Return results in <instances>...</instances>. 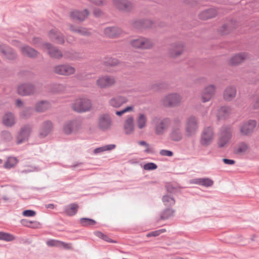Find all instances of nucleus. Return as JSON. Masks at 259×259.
<instances>
[{"mask_svg": "<svg viewBox=\"0 0 259 259\" xmlns=\"http://www.w3.org/2000/svg\"><path fill=\"white\" fill-rule=\"evenodd\" d=\"M49 36L52 41L56 44L62 45L65 42L63 35L57 29H51L49 31Z\"/></svg>", "mask_w": 259, "mask_h": 259, "instance_id": "nucleus-21", "label": "nucleus"}, {"mask_svg": "<svg viewBox=\"0 0 259 259\" xmlns=\"http://www.w3.org/2000/svg\"><path fill=\"white\" fill-rule=\"evenodd\" d=\"M138 145L141 146H143L145 148L144 152L146 153H153V148L149 144L147 143L145 141H139L138 142Z\"/></svg>", "mask_w": 259, "mask_h": 259, "instance_id": "nucleus-44", "label": "nucleus"}, {"mask_svg": "<svg viewBox=\"0 0 259 259\" xmlns=\"http://www.w3.org/2000/svg\"><path fill=\"white\" fill-rule=\"evenodd\" d=\"M198 128V118L194 116L191 115L187 118L185 125V132L188 137L194 135Z\"/></svg>", "mask_w": 259, "mask_h": 259, "instance_id": "nucleus-8", "label": "nucleus"}, {"mask_svg": "<svg viewBox=\"0 0 259 259\" xmlns=\"http://www.w3.org/2000/svg\"><path fill=\"white\" fill-rule=\"evenodd\" d=\"M40 169L37 167L30 166L21 171L22 173H27L30 172H33L35 171H38Z\"/></svg>", "mask_w": 259, "mask_h": 259, "instance_id": "nucleus-56", "label": "nucleus"}, {"mask_svg": "<svg viewBox=\"0 0 259 259\" xmlns=\"http://www.w3.org/2000/svg\"><path fill=\"white\" fill-rule=\"evenodd\" d=\"M50 104L48 101H41L35 104V108L37 112H44L50 107Z\"/></svg>", "mask_w": 259, "mask_h": 259, "instance_id": "nucleus-37", "label": "nucleus"}, {"mask_svg": "<svg viewBox=\"0 0 259 259\" xmlns=\"http://www.w3.org/2000/svg\"><path fill=\"white\" fill-rule=\"evenodd\" d=\"M1 136L3 140L6 142H10L13 139V136L12 134L9 131H3L1 133Z\"/></svg>", "mask_w": 259, "mask_h": 259, "instance_id": "nucleus-47", "label": "nucleus"}, {"mask_svg": "<svg viewBox=\"0 0 259 259\" xmlns=\"http://www.w3.org/2000/svg\"><path fill=\"white\" fill-rule=\"evenodd\" d=\"M123 129L126 135H131L135 130L134 118L132 115L126 117L123 123Z\"/></svg>", "mask_w": 259, "mask_h": 259, "instance_id": "nucleus-25", "label": "nucleus"}, {"mask_svg": "<svg viewBox=\"0 0 259 259\" xmlns=\"http://www.w3.org/2000/svg\"><path fill=\"white\" fill-rule=\"evenodd\" d=\"M128 99L126 97L122 96H117L111 98L108 101L109 106L118 108L120 107L123 104L126 103Z\"/></svg>", "mask_w": 259, "mask_h": 259, "instance_id": "nucleus-22", "label": "nucleus"}, {"mask_svg": "<svg viewBox=\"0 0 259 259\" xmlns=\"http://www.w3.org/2000/svg\"><path fill=\"white\" fill-rule=\"evenodd\" d=\"M80 223L83 226H88V225H95L96 222L91 219L89 218H81L80 220Z\"/></svg>", "mask_w": 259, "mask_h": 259, "instance_id": "nucleus-51", "label": "nucleus"}, {"mask_svg": "<svg viewBox=\"0 0 259 259\" xmlns=\"http://www.w3.org/2000/svg\"><path fill=\"white\" fill-rule=\"evenodd\" d=\"M81 126V120L79 119H74L66 121L63 126V131L66 134H71L77 132Z\"/></svg>", "mask_w": 259, "mask_h": 259, "instance_id": "nucleus-11", "label": "nucleus"}, {"mask_svg": "<svg viewBox=\"0 0 259 259\" xmlns=\"http://www.w3.org/2000/svg\"><path fill=\"white\" fill-rule=\"evenodd\" d=\"M165 230L164 229H160L155 231L151 232L147 235V237L151 236H157L159 235L161 233L164 232Z\"/></svg>", "mask_w": 259, "mask_h": 259, "instance_id": "nucleus-54", "label": "nucleus"}, {"mask_svg": "<svg viewBox=\"0 0 259 259\" xmlns=\"http://www.w3.org/2000/svg\"><path fill=\"white\" fill-rule=\"evenodd\" d=\"M2 122L7 127H12L16 123V117L11 112L6 113L2 118Z\"/></svg>", "mask_w": 259, "mask_h": 259, "instance_id": "nucleus-29", "label": "nucleus"}, {"mask_svg": "<svg viewBox=\"0 0 259 259\" xmlns=\"http://www.w3.org/2000/svg\"><path fill=\"white\" fill-rule=\"evenodd\" d=\"M60 241L56 240H50L47 242V244L50 246H56L58 247L59 245Z\"/></svg>", "mask_w": 259, "mask_h": 259, "instance_id": "nucleus-58", "label": "nucleus"}, {"mask_svg": "<svg viewBox=\"0 0 259 259\" xmlns=\"http://www.w3.org/2000/svg\"><path fill=\"white\" fill-rule=\"evenodd\" d=\"M0 53L4 57L10 60L14 59L17 56L16 54L11 48L4 45H0Z\"/></svg>", "mask_w": 259, "mask_h": 259, "instance_id": "nucleus-28", "label": "nucleus"}, {"mask_svg": "<svg viewBox=\"0 0 259 259\" xmlns=\"http://www.w3.org/2000/svg\"><path fill=\"white\" fill-rule=\"evenodd\" d=\"M36 92L35 85L30 83H24L20 84L17 88V93L21 96H29Z\"/></svg>", "mask_w": 259, "mask_h": 259, "instance_id": "nucleus-17", "label": "nucleus"}, {"mask_svg": "<svg viewBox=\"0 0 259 259\" xmlns=\"http://www.w3.org/2000/svg\"><path fill=\"white\" fill-rule=\"evenodd\" d=\"M130 44L135 48L141 49H149L154 46V42L152 40L144 37H139L132 39Z\"/></svg>", "mask_w": 259, "mask_h": 259, "instance_id": "nucleus-7", "label": "nucleus"}, {"mask_svg": "<svg viewBox=\"0 0 259 259\" xmlns=\"http://www.w3.org/2000/svg\"><path fill=\"white\" fill-rule=\"evenodd\" d=\"M232 137V130L229 126H223L218 141V146L220 148H225L227 146Z\"/></svg>", "mask_w": 259, "mask_h": 259, "instance_id": "nucleus-5", "label": "nucleus"}, {"mask_svg": "<svg viewBox=\"0 0 259 259\" xmlns=\"http://www.w3.org/2000/svg\"><path fill=\"white\" fill-rule=\"evenodd\" d=\"M251 105L254 109H259V95H256L253 97Z\"/></svg>", "mask_w": 259, "mask_h": 259, "instance_id": "nucleus-53", "label": "nucleus"}, {"mask_svg": "<svg viewBox=\"0 0 259 259\" xmlns=\"http://www.w3.org/2000/svg\"><path fill=\"white\" fill-rule=\"evenodd\" d=\"M248 149V145L244 142H242L235 148L234 152L237 154L242 155L245 153Z\"/></svg>", "mask_w": 259, "mask_h": 259, "instance_id": "nucleus-39", "label": "nucleus"}, {"mask_svg": "<svg viewBox=\"0 0 259 259\" xmlns=\"http://www.w3.org/2000/svg\"><path fill=\"white\" fill-rule=\"evenodd\" d=\"M236 94V87L232 85H228L223 92V99L227 102H231L235 98Z\"/></svg>", "mask_w": 259, "mask_h": 259, "instance_id": "nucleus-19", "label": "nucleus"}, {"mask_svg": "<svg viewBox=\"0 0 259 259\" xmlns=\"http://www.w3.org/2000/svg\"><path fill=\"white\" fill-rule=\"evenodd\" d=\"M14 45L20 47L21 53L23 55L30 58H35L37 56L38 52L30 47L27 45L20 47V43L17 41H14Z\"/></svg>", "mask_w": 259, "mask_h": 259, "instance_id": "nucleus-18", "label": "nucleus"}, {"mask_svg": "<svg viewBox=\"0 0 259 259\" xmlns=\"http://www.w3.org/2000/svg\"><path fill=\"white\" fill-rule=\"evenodd\" d=\"M53 127L51 121H46L44 122L40 127L39 132L40 138H45L51 132Z\"/></svg>", "mask_w": 259, "mask_h": 259, "instance_id": "nucleus-33", "label": "nucleus"}, {"mask_svg": "<svg viewBox=\"0 0 259 259\" xmlns=\"http://www.w3.org/2000/svg\"><path fill=\"white\" fill-rule=\"evenodd\" d=\"M214 139V132L213 129L208 126L202 131L200 139V143L203 146H209Z\"/></svg>", "mask_w": 259, "mask_h": 259, "instance_id": "nucleus-9", "label": "nucleus"}, {"mask_svg": "<svg viewBox=\"0 0 259 259\" xmlns=\"http://www.w3.org/2000/svg\"><path fill=\"white\" fill-rule=\"evenodd\" d=\"M169 137L171 141L174 142H179L182 140L183 134L182 131L181 118L177 117L173 119Z\"/></svg>", "mask_w": 259, "mask_h": 259, "instance_id": "nucleus-1", "label": "nucleus"}, {"mask_svg": "<svg viewBox=\"0 0 259 259\" xmlns=\"http://www.w3.org/2000/svg\"><path fill=\"white\" fill-rule=\"evenodd\" d=\"M98 128L106 132L111 129L113 122L111 116L108 113H102L99 115L97 121Z\"/></svg>", "mask_w": 259, "mask_h": 259, "instance_id": "nucleus-4", "label": "nucleus"}, {"mask_svg": "<svg viewBox=\"0 0 259 259\" xmlns=\"http://www.w3.org/2000/svg\"><path fill=\"white\" fill-rule=\"evenodd\" d=\"M115 148V145H114V144L107 145H105V146H102L101 147L96 148L94 150V153L95 154H98V153H102L105 151H108V150H111L114 149Z\"/></svg>", "mask_w": 259, "mask_h": 259, "instance_id": "nucleus-42", "label": "nucleus"}, {"mask_svg": "<svg viewBox=\"0 0 259 259\" xmlns=\"http://www.w3.org/2000/svg\"><path fill=\"white\" fill-rule=\"evenodd\" d=\"M112 3L115 8L123 11H129L133 8L132 3L127 0H112Z\"/></svg>", "mask_w": 259, "mask_h": 259, "instance_id": "nucleus-20", "label": "nucleus"}, {"mask_svg": "<svg viewBox=\"0 0 259 259\" xmlns=\"http://www.w3.org/2000/svg\"><path fill=\"white\" fill-rule=\"evenodd\" d=\"M71 108L74 111L78 113L86 112L91 110L92 103L88 98H78L72 102Z\"/></svg>", "mask_w": 259, "mask_h": 259, "instance_id": "nucleus-2", "label": "nucleus"}, {"mask_svg": "<svg viewBox=\"0 0 259 259\" xmlns=\"http://www.w3.org/2000/svg\"><path fill=\"white\" fill-rule=\"evenodd\" d=\"M89 14V12L87 9L83 11L75 10L71 12L70 16L74 20L81 22L85 19Z\"/></svg>", "mask_w": 259, "mask_h": 259, "instance_id": "nucleus-26", "label": "nucleus"}, {"mask_svg": "<svg viewBox=\"0 0 259 259\" xmlns=\"http://www.w3.org/2000/svg\"><path fill=\"white\" fill-rule=\"evenodd\" d=\"M157 168V165L153 162L147 163L143 166V168L146 170H152L156 169Z\"/></svg>", "mask_w": 259, "mask_h": 259, "instance_id": "nucleus-52", "label": "nucleus"}, {"mask_svg": "<svg viewBox=\"0 0 259 259\" xmlns=\"http://www.w3.org/2000/svg\"><path fill=\"white\" fill-rule=\"evenodd\" d=\"M184 44L181 42L172 44L169 51L170 56L175 58L180 56L184 52Z\"/></svg>", "mask_w": 259, "mask_h": 259, "instance_id": "nucleus-23", "label": "nucleus"}, {"mask_svg": "<svg viewBox=\"0 0 259 259\" xmlns=\"http://www.w3.org/2000/svg\"><path fill=\"white\" fill-rule=\"evenodd\" d=\"M31 131L32 126L30 125L22 127L16 136L17 144H20L28 141Z\"/></svg>", "mask_w": 259, "mask_h": 259, "instance_id": "nucleus-13", "label": "nucleus"}, {"mask_svg": "<svg viewBox=\"0 0 259 259\" xmlns=\"http://www.w3.org/2000/svg\"><path fill=\"white\" fill-rule=\"evenodd\" d=\"M69 29L73 32L79 33L84 36H89L91 34L90 31L87 28L81 27H75L72 24L69 25Z\"/></svg>", "mask_w": 259, "mask_h": 259, "instance_id": "nucleus-36", "label": "nucleus"}, {"mask_svg": "<svg viewBox=\"0 0 259 259\" xmlns=\"http://www.w3.org/2000/svg\"><path fill=\"white\" fill-rule=\"evenodd\" d=\"M231 108L230 106H224L221 107L217 113L218 119H223L228 117L231 113Z\"/></svg>", "mask_w": 259, "mask_h": 259, "instance_id": "nucleus-34", "label": "nucleus"}, {"mask_svg": "<svg viewBox=\"0 0 259 259\" xmlns=\"http://www.w3.org/2000/svg\"><path fill=\"white\" fill-rule=\"evenodd\" d=\"M182 100V97L180 94L172 93L165 96L162 99V102L165 107H174L180 105Z\"/></svg>", "mask_w": 259, "mask_h": 259, "instance_id": "nucleus-6", "label": "nucleus"}, {"mask_svg": "<svg viewBox=\"0 0 259 259\" xmlns=\"http://www.w3.org/2000/svg\"><path fill=\"white\" fill-rule=\"evenodd\" d=\"M223 161L226 164L228 165H233L235 163V161L232 159H229L226 158H224L223 159Z\"/></svg>", "mask_w": 259, "mask_h": 259, "instance_id": "nucleus-61", "label": "nucleus"}, {"mask_svg": "<svg viewBox=\"0 0 259 259\" xmlns=\"http://www.w3.org/2000/svg\"><path fill=\"white\" fill-rule=\"evenodd\" d=\"M64 57L66 59L74 60L79 59L80 58V54L73 51H67L64 52Z\"/></svg>", "mask_w": 259, "mask_h": 259, "instance_id": "nucleus-41", "label": "nucleus"}, {"mask_svg": "<svg viewBox=\"0 0 259 259\" xmlns=\"http://www.w3.org/2000/svg\"><path fill=\"white\" fill-rule=\"evenodd\" d=\"M44 50L48 51V55L52 58L60 59L64 57V54L60 50L49 42H45L43 46Z\"/></svg>", "mask_w": 259, "mask_h": 259, "instance_id": "nucleus-16", "label": "nucleus"}, {"mask_svg": "<svg viewBox=\"0 0 259 259\" xmlns=\"http://www.w3.org/2000/svg\"><path fill=\"white\" fill-rule=\"evenodd\" d=\"M54 72L61 75L69 76L75 72V68L69 64H59L53 69Z\"/></svg>", "mask_w": 259, "mask_h": 259, "instance_id": "nucleus-10", "label": "nucleus"}, {"mask_svg": "<svg viewBox=\"0 0 259 259\" xmlns=\"http://www.w3.org/2000/svg\"><path fill=\"white\" fill-rule=\"evenodd\" d=\"M218 15V11L215 8H210L202 11L198 15L202 20H207L215 17Z\"/></svg>", "mask_w": 259, "mask_h": 259, "instance_id": "nucleus-30", "label": "nucleus"}, {"mask_svg": "<svg viewBox=\"0 0 259 259\" xmlns=\"http://www.w3.org/2000/svg\"><path fill=\"white\" fill-rule=\"evenodd\" d=\"M31 42H32V44H33L34 45H37L38 47L44 50V48H43L42 46L45 43L40 44V39L39 38H38V37L33 38Z\"/></svg>", "mask_w": 259, "mask_h": 259, "instance_id": "nucleus-57", "label": "nucleus"}, {"mask_svg": "<svg viewBox=\"0 0 259 259\" xmlns=\"http://www.w3.org/2000/svg\"><path fill=\"white\" fill-rule=\"evenodd\" d=\"M17 163V160L15 157H9L5 163V167L7 168H11L14 167Z\"/></svg>", "mask_w": 259, "mask_h": 259, "instance_id": "nucleus-45", "label": "nucleus"}, {"mask_svg": "<svg viewBox=\"0 0 259 259\" xmlns=\"http://www.w3.org/2000/svg\"><path fill=\"white\" fill-rule=\"evenodd\" d=\"M237 26V22L231 20L223 25L218 30L219 33L222 35L228 34L230 31L235 28Z\"/></svg>", "mask_w": 259, "mask_h": 259, "instance_id": "nucleus-27", "label": "nucleus"}, {"mask_svg": "<svg viewBox=\"0 0 259 259\" xmlns=\"http://www.w3.org/2000/svg\"><path fill=\"white\" fill-rule=\"evenodd\" d=\"M216 87L213 84H209L205 87L200 94V99L203 103L209 101L214 96Z\"/></svg>", "mask_w": 259, "mask_h": 259, "instance_id": "nucleus-14", "label": "nucleus"}, {"mask_svg": "<svg viewBox=\"0 0 259 259\" xmlns=\"http://www.w3.org/2000/svg\"><path fill=\"white\" fill-rule=\"evenodd\" d=\"M256 126V121L249 120L242 122L239 126V131L243 136H250L253 132Z\"/></svg>", "mask_w": 259, "mask_h": 259, "instance_id": "nucleus-12", "label": "nucleus"}, {"mask_svg": "<svg viewBox=\"0 0 259 259\" xmlns=\"http://www.w3.org/2000/svg\"><path fill=\"white\" fill-rule=\"evenodd\" d=\"M122 110H123L124 113L133 111L134 110V106H127L126 107H125V108L122 109Z\"/></svg>", "mask_w": 259, "mask_h": 259, "instance_id": "nucleus-63", "label": "nucleus"}, {"mask_svg": "<svg viewBox=\"0 0 259 259\" xmlns=\"http://www.w3.org/2000/svg\"><path fill=\"white\" fill-rule=\"evenodd\" d=\"M248 58V53L245 52L239 53L234 55L229 59V64L231 65H238Z\"/></svg>", "mask_w": 259, "mask_h": 259, "instance_id": "nucleus-24", "label": "nucleus"}, {"mask_svg": "<svg viewBox=\"0 0 259 259\" xmlns=\"http://www.w3.org/2000/svg\"><path fill=\"white\" fill-rule=\"evenodd\" d=\"M32 113V109L30 107L25 108L21 113L20 116L22 118H26L30 116Z\"/></svg>", "mask_w": 259, "mask_h": 259, "instance_id": "nucleus-50", "label": "nucleus"}, {"mask_svg": "<svg viewBox=\"0 0 259 259\" xmlns=\"http://www.w3.org/2000/svg\"><path fill=\"white\" fill-rule=\"evenodd\" d=\"M105 35L109 37H115L119 36L122 32V30L116 26L108 27L104 29Z\"/></svg>", "mask_w": 259, "mask_h": 259, "instance_id": "nucleus-31", "label": "nucleus"}, {"mask_svg": "<svg viewBox=\"0 0 259 259\" xmlns=\"http://www.w3.org/2000/svg\"><path fill=\"white\" fill-rule=\"evenodd\" d=\"M201 178H196L191 180L190 181V184H194L200 185Z\"/></svg>", "mask_w": 259, "mask_h": 259, "instance_id": "nucleus-62", "label": "nucleus"}, {"mask_svg": "<svg viewBox=\"0 0 259 259\" xmlns=\"http://www.w3.org/2000/svg\"><path fill=\"white\" fill-rule=\"evenodd\" d=\"M78 205L76 203H72L65 207V213L69 216L74 215L77 212Z\"/></svg>", "mask_w": 259, "mask_h": 259, "instance_id": "nucleus-38", "label": "nucleus"}, {"mask_svg": "<svg viewBox=\"0 0 259 259\" xmlns=\"http://www.w3.org/2000/svg\"><path fill=\"white\" fill-rule=\"evenodd\" d=\"M116 82L114 76L104 75L100 76L96 81L97 85L100 88H107L114 85Z\"/></svg>", "mask_w": 259, "mask_h": 259, "instance_id": "nucleus-15", "label": "nucleus"}, {"mask_svg": "<svg viewBox=\"0 0 259 259\" xmlns=\"http://www.w3.org/2000/svg\"><path fill=\"white\" fill-rule=\"evenodd\" d=\"M175 210L170 208H167L164 210L161 214V219L162 220L168 219L173 217L175 213Z\"/></svg>", "mask_w": 259, "mask_h": 259, "instance_id": "nucleus-43", "label": "nucleus"}, {"mask_svg": "<svg viewBox=\"0 0 259 259\" xmlns=\"http://www.w3.org/2000/svg\"><path fill=\"white\" fill-rule=\"evenodd\" d=\"M148 117L146 114L139 113L138 114L136 122L137 126L139 130H143L147 126Z\"/></svg>", "mask_w": 259, "mask_h": 259, "instance_id": "nucleus-32", "label": "nucleus"}, {"mask_svg": "<svg viewBox=\"0 0 259 259\" xmlns=\"http://www.w3.org/2000/svg\"><path fill=\"white\" fill-rule=\"evenodd\" d=\"M162 200L164 205L167 206H172L175 204V200L170 194L164 195L162 197Z\"/></svg>", "mask_w": 259, "mask_h": 259, "instance_id": "nucleus-40", "label": "nucleus"}, {"mask_svg": "<svg viewBox=\"0 0 259 259\" xmlns=\"http://www.w3.org/2000/svg\"><path fill=\"white\" fill-rule=\"evenodd\" d=\"M15 237L13 235L2 232H0V240L6 241H11L14 240Z\"/></svg>", "mask_w": 259, "mask_h": 259, "instance_id": "nucleus-46", "label": "nucleus"}, {"mask_svg": "<svg viewBox=\"0 0 259 259\" xmlns=\"http://www.w3.org/2000/svg\"><path fill=\"white\" fill-rule=\"evenodd\" d=\"M35 214V211L32 210H26L23 212V215L26 217H33Z\"/></svg>", "mask_w": 259, "mask_h": 259, "instance_id": "nucleus-55", "label": "nucleus"}, {"mask_svg": "<svg viewBox=\"0 0 259 259\" xmlns=\"http://www.w3.org/2000/svg\"><path fill=\"white\" fill-rule=\"evenodd\" d=\"M213 181L209 178H201L200 185L206 187L212 186Z\"/></svg>", "mask_w": 259, "mask_h": 259, "instance_id": "nucleus-48", "label": "nucleus"}, {"mask_svg": "<svg viewBox=\"0 0 259 259\" xmlns=\"http://www.w3.org/2000/svg\"><path fill=\"white\" fill-rule=\"evenodd\" d=\"M58 247L63 248L65 249H70L71 245L69 243H67L60 241L59 245Z\"/></svg>", "mask_w": 259, "mask_h": 259, "instance_id": "nucleus-60", "label": "nucleus"}, {"mask_svg": "<svg viewBox=\"0 0 259 259\" xmlns=\"http://www.w3.org/2000/svg\"><path fill=\"white\" fill-rule=\"evenodd\" d=\"M153 25V22L150 20H136L134 22V27L137 28H146L150 27Z\"/></svg>", "mask_w": 259, "mask_h": 259, "instance_id": "nucleus-35", "label": "nucleus"}, {"mask_svg": "<svg viewBox=\"0 0 259 259\" xmlns=\"http://www.w3.org/2000/svg\"><path fill=\"white\" fill-rule=\"evenodd\" d=\"M101 14L102 11L99 9H96L94 11V14L96 17L100 16L101 15Z\"/></svg>", "mask_w": 259, "mask_h": 259, "instance_id": "nucleus-64", "label": "nucleus"}, {"mask_svg": "<svg viewBox=\"0 0 259 259\" xmlns=\"http://www.w3.org/2000/svg\"><path fill=\"white\" fill-rule=\"evenodd\" d=\"M154 126L155 133L157 136L164 135L168 129L171 123L169 118H154L152 120Z\"/></svg>", "mask_w": 259, "mask_h": 259, "instance_id": "nucleus-3", "label": "nucleus"}, {"mask_svg": "<svg viewBox=\"0 0 259 259\" xmlns=\"http://www.w3.org/2000/svg\"><path fill=\"white\" fill-rule=\"evenodd\" d=\"M104 63L107 66H116L119 64V61L115 58H108L104 61Z\"/></svg>", "mask_w": 259, "mask_h": 259, "instance_id": "nucleus-49", "label": "nucleus"}, {"mask_svg": "<svg viewBox=\"0 0 259 259\" xmlns=\"http://www.w3.org/2000/svg\"><path fill=\"white\" fill-rule=\"evenodd\" d=\"M160 154L162 156H165L170 157L173 155L172 151L167 150H161L159 152Z\"/></svg>", "mask_w": 259, "mask_h": 259, "instance_id": "nucleus-59", "label": "nucleus"}]
</instances>
